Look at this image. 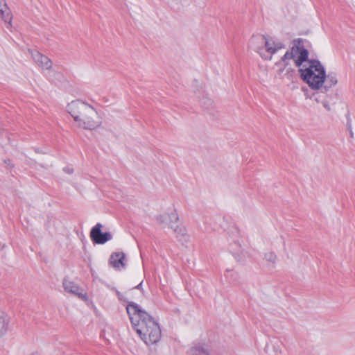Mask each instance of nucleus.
I'll list each match as a JSON object with an SVG mask.
<instances>
[{"mask_svg": "<svg viewBox=\"0 0 355 355\" xmlns=\"http://www.w3.org/2000/svg\"><path fill=\"white\" fill-rule=\"evenodd\" d=\"M62 284L66 292L71 293L78 296L81 300H87V294L83 293L82 289L74 282L68 280L67 278H64Z\"/></svg>", "mask_w": 355, "mask_h": 355, "instance_id": "7", "label": "nucleus"}, {"mask_svg": "<svg viewBox=\"0 0 355 355\" xmlns=\"http://www.w3.org/2000/svg\"><path fill=\"white\" fill-rule=\"evenodd\" d=\"M64 171L69 173V174H71L73 172V168H70L69 167H65L64 168Z\"/></svg>", "mask_w": 355, "mask_h": 355, "instance_id": "23", "label": "nucleus"}, {"mask_svg": "<svg viewBox=\"0 0 355 355\" xmlns=\"http://www.w3.org/2000/svg\"><path fill=\"white\" fill-rule=\"evenodd\" d=\"M167 218H168L171 225H173V223L178 222L179 220L178 214L175 210L172 211L171 214H168L167 215Z\"/></svg>", "mask_w": 355, "mask_h": 355, "instance_id": "16", "label": "nucleus"}, {"mask_svg": "<svg viewBox=\"0 0 355 355\" xmlns=\"http://www.w3.org/2000/svg\"><path fill=\"white\" fill-rule=\"evenodd\" d=\"M85 110L87 114L82 123H78V126L87 130H94L98 128L101 122L96 110L92 107V108L86 107Z\"/></svg>", "mask_w": 355, "mask_h": 355, "instance_id": "5", "label": "nucleus"}, {"mask_svg": "<svg viewBox=\"0 0 355 355\" xmlns=\"http://www.w3.org/2000/svg\"><path fill=\"white\" fill-rule=\"evenodd\" d=\"M234 229H235L236 232H237V234H239V229L237 227H234Z\"/></svg>", "mask_w": 355, "mask_h": 355, "instance_id": "26", "label": "nucleus"}, {"mask_svg": "<svg viewBox=\"0 0 355 355\" xmlns=\"http://www.w3.org/2000/svg\"><path fill=\"white\" fill-rule=\"evenodd\" d=\"M300 77L312 89H319L324 84L325 92L338 83L336 74L333 72L326 74L324 67L318 60L312 59L309 66L305 69L300 68Z\"/></svg>", "mask_w": 355, "mask_h": 355, "instance_id": "2", "label": "nucleus"}, {"mask_svg": "<svg viewBox=\"0 0 355 355\" xmlns=\"http://www.w3.org/2000/svg\"><path fill=\"white\" fill-rule=\"evenodd\" d=\"M10 318L5 313L0 311V336H3L8 329Z\"/></svg>", "mask_w": 355, "mask_h": 355, "instance_id": "12", "label": "nucleus"}, {"mask_svg": "<svg viewBox=\"0 0 355 355\" xmlns=\"http://www.w3.org/2000/svg\"><path fill=\"white\" fill-rule=\"evenodd\" d=\"M126 311L133 329L146 345L159 341L162 336L159 325L148 313L134 302H128Z\"/></svg>", "mask_w": 355, "mask_h": 355, "instance_id": "1", "label": "nucleus"}, {"mask_svg": "<svg viewBox=\"0 0 355 355\" xmlns=\"http://www.w3.org/2000/svg\"><path fill=\"white\" fill-rule=\"evenodd\" d=\"M167 216L165 214H160L156 216V220L160 225L164 224L167 221Z\"/></svg>", "mask_w": 355, "mask_h": 355, "instance_id": "18", "label": "nucleus"}, {"mask_svg": "<svg viewBox=\"0 0 355 355\" xmlns=\"http://www.w3.org/2000/svg\"><path fill=\"white\" fill-rule=\"evenodd\" d=\"M284 48L285 45L282 42L272 41V47L268 48V53H270L271 55H273L279 49Z\"/></svg>", "mask_w": 355, "mask_h": 355, "instance_id": "15", "label": "nucleus"}, {"mask_svg": "<svg viewBox=\"0 0 355 355\" xmlns=\"http://www.w3.org/2000/svg\"><path fill=\"white\" fill-rule=\"evenodd\" d=\"M231 272V271H230V270H228L226 271V272H227V273H229V272Z\"/></svg>", "mask_w": 355, "mask_h": 355, "instance_id": "27", "label": "nucleus"}, {"mask_svg": "<svg viewBox=\"0 0 355 355\" xmlns=\"http://www.w3.org/2000/svg\"><path fill=\"white\" fill-rule=\"evenodd\" d=\"M265 258L268 261L274 263H275L277 257L273 252H269L265 254Z\"/></svg>", "mask_w": 355, "mask_h": 355, "instance_id": "17", "label": "nucleus"}, {"mask_svg": "<svg viewBox=\"0 0 355 355\" xmlns=\"http://www.w3.org/2000/svg\"><path fill=\"white\" fill-rule=\"evenodd\" d=\"M30 355H41V354L39 352H35L31 354Z\"/></svg>", "mask_w": 355, "mask_h": 355, "instance_id": "25", "label": "nucleus"}, {"mask_svg": "<svg viewBox=\"0 0 355 355\" xmlns=\"http://www.w3.org/2000/svg\"><path fill=\"white\" fill-rule=\"evenodd\" d=\"M193 355H210L209 350L204 345H198L193 347L191 349Z\"/></svg>", "mask_w": 355, "mask_h": 355, "instance_id": "14", "label": "nucleus"}, {"mask_svg": "<svg viewBox=\"0 0 355 355\" xmlns=\"http://www.w3.org/2000/svg\"><path fill=\"white\" fill-rule=\"evenodd\" d=\"M171 228L173 229V231L177 234V237L182 238L184 241H187L189 236L187 234L186 228L182 225H177L174 227L173 225H170Z\"/></svg>", "mask_w": 355, "mask_h": 355, "instance_id": "13", "label": "nucleus"}, {"mask_svg": "<svg viewBox=\"0 0 355 355\" xmlns=\"http://www.w3.org/2000/svg\"><path fill=\"white\" fill-rule=\"evenodd\" d=\"M345 116L347 119L346 126H348L349 128L350 125H352V119L350 117V112L349 110L347 111Z\"/></svg>", "mask_w": 355, "mask_h": 355, "instance_id": "20", "label": "nucleus"}, {"mask_svg": "<svg viewBox=\"0 0 355 355\" xmlns=\"http://www.w3.org/2000/svg\"><path fill=\"white\" fill-rule=\"evenodd\" d=\"M0 17L6 24H8L7 28H10L12 26V15L6 0H0Z\"/></svg>", "mask_w": 355, "mask_h": 355, "instance_id": "9", "label": "nucleus"}, {"mask_svg": "<svg viewBox=\"0 0 355 355\" xmlns=\"http://www.w3.org/2000/svg\"><path fill=\"white\" fill-rule=\"evenodd\" d=\"M29 52L33 60L38 66L48 70L51 69L52 61L48 57L42 55L37 51L29 50Z\"/></svg>", "mask_w": 355, "mask_h": 355, "instance_id": "8", "label": "nucleus"}, {"mask_svg": "<svg viewBox=\"0 0 355 355\" xmlns=\"http://www.w3.org/2000/svg\"><path fill=\"white\" fill-rule=\"evenodd\" d=\"M102 227L101 223H97L90 231V238L94 244H105L112 238L111 233L108 232H102Z\"/></svg>", "mask_w": 355, "mask_h": 355, "instance_id": "6", "label": "nucleus"}, {"mask_svg": "<svg viewBox=\"0 0 355 355\" xmlns=\"http://www.w3.org/2000/svg\"><path fill=\"white\" fill-rule=\"evenodd\" d=\"M272 41L271 39H268L264 35L253 36L251 39L252 44H259L261 47L265 46L268 52V48L272 47Z\"/></svg>", "mask_w": 355, "mask_h": 355, "instance_id": "11", "label": "nucleus"}, {"mask_svg": "<svg viewBox=\"0 0 355 355\" xmlns=\"http://www.w3.org/2000/svg\"><path fill=\"white\" fill-rule=\"evenodd\" d=\"M125 258V254L123 252H114L111 254L110 258V264L115 268H120L121 267L125 268V263H124V259Z\"/></svg>", "mask_w": 355, "mask_h": 355, "instance_id": "10", "label": "nucleus"}, {"mask_svg": "<svg viewBox=\"0 0 355 355\" xmlns=\"http://www.w3.org/2000/svg\"><path fill=\"white\" fill-rule=\"evenodd\" d=\"M142 283L143 282L141 281L137 286H135L134 288L141 290L142 288Z\"/></svg>", "mask_w": 355, "mask_h": 355, "instance_id": "24", "label": "nucleus"}, {"mask_svg": "<svg viewBox=\"0 0 355 355\" xmlns=\"http://www.w3.org/2000/svg\"><path fill=\"white\" fill-rule=\"evenodd\" d=\"M86 107L92 108V106L80 100L71 101L67 107L68 112L78 123H82L85 119L87 112L84 110Z\"/></svg>", "mask_w": 355, "mask_h": 355, "instance_id": "4", "label": "nucleus"}, {"mask_svg": "<svg viewBox=\"0 0 355 355\" xmlns=\"http://www.w3.org/2000/svg\"><path fill=\"white\" fill-rule=\"evenodd\" d=\"M347 127V130L349 131V137L351 138H354V132L352 131V125H350L349 128L348 126H346Z\"/></svg>", "mask_w": 355, "mask_h": 355, "instance_id": "22", "label": "nucleus"}, {"mask_svg": "<svg viewBox=\"0 0 355 355\" xmlns=\"http://www.w3.org/2000/svg\"><path fill=\"white\" fill-rule=\"evenodd\" d=\"M309 51L303 46V39L297 38L293 40V46L291 51H287L282 57L281 61L284 62V66L287 67L288 62L287 60L293 59L297 67H300L305 62L311 60L309 59Z\"/></svg>", "mask_w": 355, "mask_h": 355, "instance_id": "3", "label": "nucleus"}, {"mask_svg": "<svg viewBox=\"0 0 355 355\" xmlns=\"http://www.w3.org/2000/svg\"><path fill=\"white\" fill-rule=\"evenodd\" d=\"M272 347H273V350L275 352H276V353L281 352V343L279 341L276 340L272 344Z\"/></svg>", "mask_w": 355, "mask_h": 355, "instance_id": "19", "label": "nucleus"}, {"mask_svg": "<svg viewBox=\"0 0 355 355\" xmlns=\"http://www.w3.org/2000/svg\"><path fill=\"white\" fill-rule=\"evenodd\" d=\"M322 105L324 106V107L327 110V111H330L331 110V107L329 105V102L327 101H322Z\"/></svg>", "mask_w": 355, "mask_h": 355, "instance_id": "21", "label": "nucleus"}]
</instances>
